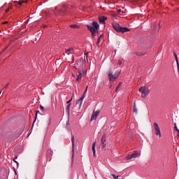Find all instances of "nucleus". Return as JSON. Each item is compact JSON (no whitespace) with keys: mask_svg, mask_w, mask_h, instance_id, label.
<instances>
[{"mask_svg":"<svg viewBox=\"0 0 179 179\" xmlns=\"http://www.w3.org/2000/svg\"><path fill=\"white\" fill-rule=\"evenodd\" d=\"M139 154L136 151H134V152L131 155H127V160H131V159H136Z\"/></svg>","mask_w":179,"mask_h":179,"instance_id":"nucleus-9","label":"nucleus"},{"mask_svg":"<svg viewBox=\"0 0 179 179\" xmlns=\"http://www.w3.org/2000/svg\"><path fill=\"white\" fill-rule=\"evenodd\" d=\"M92 26H93L94 30H96V31H97V30H99V29L100 27V25L97 23V22H93Z\"/></svg>","mask_w":179,"mask_h":179,"instance_id":"nucleus-13","label":"nucleus"},{"mask_svg":"<svg viewBox=\"0 0 179 179\" xmlns=\"http://www.w3.org/2000/svg\"><path fill=\"white\" fill-rule=\"evenodd\" d=\"M107 74H108V78L109 82H115V79H117V77H115V76L113 75V71H111V69H110L108 71Z\"/></svg>","mask_w":179,"mask_h":179,"instance_id":"nucleus-4","label":"nucleus"},{"mask_svg":"<svg viewBox=\"0 0 179 179\" xmlns=\"http://www.w3.org/2000/svg\"><path fill=\"white\" fill-rule=\"evenodd\" d=\"M139 92L141 93V97L145 99L150 93V90H149V87L144 86L139 88Z\"/></svg>","mask_w":179,"mask_h":179,"instance_id":"nucleus-3","label":"nucleus"},{"mask_svg":"<svg viewBox=\"0 0 179 179\" xmlns=\"http://www.w3.org/2000/svg\"><path fill=\"white\" fill-rule=\"evenodd\" d=\"M173 55H174L175 59H176V62H177V65H178V66H179V64H178V57H177V54H176V52H174V51H173Z\"/></svg>","mask_w":179,"mask_h":179,"instance_id":"nucleus-17","label":"nucleus"},{"mask_svg":"<svg viewBox=\"0 0 179 179\" xmlns=\"http://www.w3.org/2000/svg\"><path fill=\"white\" fill-rule=\"evenodd\" d=\"M6 12H9V8H7V9L6 10Z\"/></svg>","mask_w":179,"mask_h":179,"instance_id":"nucleus-33","label":"nucleus"},{"mask_svg":"<svg viewBox=\"0 0 179 179\" xmlns=\"http://www.w3.org/2000/svg\"><path fill=\"white\" fill-rule=\"evenodd\" d=\"M120 12H121V9L117 10V13H120Z\"/></svg>","mask_w":179,"mask_h":179,"instance_id":"nucleus-34","label":"nucleus"},{"mask_svg":"<svg viewBox=\"0 0 179 179\" xmlns=\"http://www.w3.org/2000/svg\"><path fill=\"white\" fill-rule=\"evenodd\" d=\"M122 86V83H120L115 88V92H118V89Z\"/></svg>","mask_w":179,"mask_h":179,"instance_id":"nucleus-20","label":"nucleus"},{"mask_svg":"<svg viewBox=\"0 0 179 179\" xmlns=\"http://www.w3.org/2000/svg\"><path fill=\"white\" fill-rule=\"evenodd\" d=\"M71 29H79V26L78 24H71L70 25Z\"/></svg>","mask_w":179,"mask_h":179,"instance_id":"nucleus-19","label":"nucleus"},{"mask_svg":"<svg viewBox=\"0 0 179 179\" xmlns=\"http://www.w3.org/2000/svg\"><path fill=\"white\" fill-rule=\"evenodd\" d=\"M66 129H69V121L66 122Z\"/></svg>","mask_w":179,"mask_h":179,"instance_id":"nucleus-23","label":"nucleus"},{"mask_svg":"<svg viewBox=\"0 0 179 179\" xmlns=\"http://www.w3.org/2000/svg\"><path fill=\"white\" fill-rule=\"evenodd\" d=\"M176 132H178V134H179V129H177V130H176Z\"/></svg>","mask_w":179,"mask_h":179,"instance_id":"nucleus-38","label":"nucleus"},{"mask_svg":"<svg viewBox=\"0 0 179 179\" xmlns=\"http://www.w3.org/2000/svg\"><path fill=\"white\" fill-rule=\"evenodd\" d=\"M73 51V48H69V49L66 50V54L69 55V52H72Z\"/></svg>","mask_w":179,"mask_h":179,"instance_id":"nucleus-16","label":"nucleus"},{"mask_svg":"<svg viewBox=\"0 0 179 179\" xmlns=\"http://www.w3.org/2000/svg\"><path fill=\"white\" fill-rule=\"evenodd\" d=\"M72 101V99H71L69 101H67V104H69Z\"/></svg>","mask_w":179,"mask_h":179,"instance_id":"nucleus-30","label":"nucleus"},{"mask_svg":"<svg viewBox=\"0 0 179 179\" xmlns=\"http://www.w3.org/2000/svg\"><path fill=\"white\" fill-rule=\"evenodd\" d=\"M40 107H41V110H42V111H44V106L40 105Z\"/></svg>","mask_w":179,"mask_h":179,"instance_id":"nucleus-28","label":"nucleus"},{"mask_svg":"<svg viewBox=\"0 0 179 179\" xmlns=\"http://www.w3.org/2000/svg\"><path fill=\"white\" fill-rule=\"evenodd\" d=\"M112 86H113V85L110 84V89H111V87H112Z\"/></svg>","mask_w":179,"mask_h":179,"instance_id":"nucleus-40","label":"nucleus"},{"mask_svg":"<svg viewBox=\"0 0 179 179\" xmlns=\"http://www.w3.org/2000/svg\"><path fill=\"white\" fill-rule=\"evenodd\" d=\"M1 93H2V91L0 92V94H1Z\"/></svg>","mask_w":179,"mask_h":179,"instance_id":"nucleus-44","label":"nucleus"},{"mask_svg":"<svg viewBox=\"0 0 179 179\" xmlns=\"http://www.w3.org/2000/svg\"><path fill=\"white\" fill-rule=\"evenodd\" d=\"M157 28V26L155 25V26L154 27V29H156Z\"/></svg>","mask_w":179,"mask_h":179,"instance_id":"nucleus-35","label":"nucleus"},{"mask_svg":"<svg viewBox=\"0 0 179 179\" xmlns=\"http://www.w3.org/2000/svg\"><path fill=\"white\" fill-rule=\"evenodd\" d=\"M136 55H139V53H137Z\"/></svg>","mask_w":179,"mask_h":179,"instance_id":"nucleus-43","label":"nucleus"},{"mask_svg":"<svg viewBox=\"0 0 179 179\" xmlns=\"http://www.w3.org/2000/svg\"><path fill=\"white\" fill-rule=\"evenodd\" d=\"M99 114H100V110H98L95 112L94 111L92 113L90 121H94L97 118V117H99Z\"/></svg>","mask_w":179,"mask_h":179,"instance_id":"nucleus-8","label":"nucleus"},{"mask_svg":"<svg viewBox=\"0 0 179 179\" xmlns=\"http://www.w3.org/2000/svg\"><path fill=\"white\" fill-rule=\"evenodd\" d=\"M78 65H80V70L78 71V73H77V82H80L82 79V73H83V59L81 58L79 62H78Z\"/></svg>","mask_w":179,"mask_h":179,"instance_id":"nucleus-1","label":"nucleus"},{"mask_svg":"<svg viewBox=\"0 0 179 179\" xmlns=\"http://www.w3.org/2000/svg\"><path fill=\"white\" fill-rule=\"evenodd\" d=\"M22 3H24V1H18V5L20 6V5H22Z\"/></svg>","mask_w":179,"mask_h":179,"instance_id":"nucleus-24","label":"nucleus"},{"mask_svg":"<svg viewBox=\"0 0 179 179\" xmlns=\"http://www.w3.org/2000/svg\"><path fill=\"white\" fill-rule=\"evenodd\" d=\"M1 92H3V93L4 91H1Z\"/></svg>","mask_w":179,"mask_h":179,"instance_id":"nucleus-48","label":"nucleus"},{"mask_svg":"<svg viewBox=\"0 0 179 179\" xmlns=\"http://www.w3.org/2000/svg\"><path fill=\"white\" fill-rule=\"evenodd\" d=\"M8 85H9V84H7V85L4 87V88H3V89H4V90H6V89H8Z\"/></svg>","mask_w":179,"mask_h":179,"instance_id":"nucleus-29","label":"nucleus"},{"mask_svg":"<svg viewBox=\"0 0 179 179\" xmlns=\"http://www.w3.org/2000/svg\"><path fill=\"white\" fill-rule=\"evenodd\" d=\"M113 28L114 29V30L117 31V33H127V31H129V29L120 27V24H114L113 25Z\"/></svg>","mask_w":179,"mask_h":179,"instance_id":"nucleus-2","label":"nucleus"},{"mask_svg":"<svg viewBox=\"0 0 179 179\" xmlns=\"http://www.w3.org/2000/svg\"><path fill=\"white\" fill-rule=\"evenodd\" d=\"M174 129H176V131H177V129H178V127H177L176 123H174Z\"/></svg>","mask_w":179,"mask_h":179,"instance_id":"nucleus-26","label":"nucleus"},{"mask_svg":"<svg viewBox=\"0 0 179 179\" xmlns=\"http://www.w3.org/2000/svg\"><path fill=\"white\" fill-rule=\"evenodd\" d=\"M13 162H15V163H17V162H16V160L13 159Z\"/></svg>","mask_w":179,"mask_h":179,"instance_id":"nucleus-36","label":"nucleus"},{"mask_svg":"<svg viewBox=\"0 0 179 179\" xmlns=\"http://www.w3.org/2000/svg\"><path fill=\"white\" fill-rule=\"evenodd\" d=\"M99 44H100V37H99V39L96 42V45H99Z\"/></svg>","mask_w":179,"mask_h":179,"instance_id":"nucleus-27","label":"nucleus"},{"mask_svg":"<svg viewBox=\"0 0 179 179\" xmlns=\"http://www.w3.org/2000/svg\"><path fill=\"white\" fill-rule=\"evenodd\" d=\"M1 92H3V93L4 91H1Z\"/></svg>","mask_w":179,"mask_h":179,"instance_id":"nucleus-47","label":"nucleus"},{"mask_svg":"<svg viewBox=\"0 0 179 179\" xmlns=\"http://www.w3.org/2000/svg\"><path fill=\"white\" fill-rule=\"evenodd\" d=\"M71 143H72V149H73V155H72V157H73L74 155H75V136H73V134H71Z\"/></svg>","mask_w":179,"mask_h":179,"instance_id":"nucleus-10","label":"nucleus"},{"mask_svg":"<svg viewBox=\"0 0 179 179\" xmlns=\"http://www.w3.org/2000/svg\"><path fill=\"white\" fill-rule=\"evenodd\" d=\"M8 24V21H6V22H4L3 23V24Z\"/></svg>","mask_w":179,"mask_h":179,"instance_id":"nucleus-32","label":"nucleus"},{"mask_svg":"<svg viewBox=\"0 0 179 179\" xmlns=\"http://www.w3.org/2000/svg\"><path fill=\"white\" fill-rule=\"evenodd\" d=\"M71 107V103H69L66 107V110L67 111V113H69V108Z\"/></svg>","mask_w":179,"mask_h":179,"instance_id":"nucleus-22","label":"nucleus"},{"mask_svg":"<svg viewBox=\"0 0 179 179\" xmlns=\"http://www.w3.org/2000/svg\"><path fill=\"white\" fill-rule=\"evenodd\" d=\"M99 37H100V38H101V37H103V35H101Z\"/></svg>","mask_w":179,"mask_h":179,"instance_id":"nucleus-42","label":"nucleus"},{"mask_svg":"<svg viewBox=\"0 0 179 179\" xmlns=\"http://www.w3.org/2000/svg\"><path fill=\"white\" fill-rule=\"evenodd\" d=\"M178 136H179V134H178Z\"/></svg>","mask_w":179,"mask_h":179,"instance_id":"nucleus-46","label":"nucleus"},{"mask_svg":"<svg viewBox=\"0 0 179 179\" xmlns=\"http://www.w3.org/2000/svg\"><path fill=\"white\" fill-rule=\"evenodd\" d=\"M65 9V6H63L62 8V11L61 12H64V10Z\"/></svg>","mask_w":179,"mask_h":179,"instance_id":"nucleus-31","label":"nucleus"},{"mask_svg":"<svg viewBox=\"0 0 179 179\" xmlns=\"http://www.w3.org/2000/svg\"><path fill=\"white\" fill-rule=\"evenodd\" d=\"M117 65H122V61L118 60Z\"/></svg>","mask_w":179,"mask_h":179,"instance_id":"nucleus-25","label":"nucleus"},{"mask_svg":"<svg viewBox=\"0 0 179 179\" xmlns=\"http://www.w3.org/2000/svg\"><path fill=\"white\" fill-rule=\"evenodd\" d=\"M154 129L155 130V135L162 138V132L160 131V127H159V124H157V123H154Z\"/></svg>","mask_w":179,"mask_h":179,"instance_id":"nucleus-5","label":"nucleus"},{"mask_svg":"<svg viewBox=\"0 0 179 179\" xmlns=\"http://www.w3.org/2000/svg\"><path fill=\"white\" fill-rule=\"evenodd\" d=\"M92 153L94 157H96V141H94L92 144Z\"/></svg>","mask_w":179,"mask_h":179,"instance_id":"nucleus-14","label":"nucleus"},{"mask_svg":"<svg viewBox=\"0 0 179 179\" xmlns=\"http://www.w3.org/2000/svg\"><path fill=\"white\" fill-rule=\"evenodd\" d=\"M106 20H107V17L106 16L99 17V23H102V24H104V23H106Z\"/></svg>","mask_w":179,"mask_h":179,"instance_id":"nucleus-12","label":"nucleus"},{"mask_svg":"<svg viewBox=\"0 0 179 179\" xmlns=\"http://www.w3.org/2000/svg\"><path fill=\"white\" fill-rule=\"evenodd\" d=\"M37 114H40V110H37L36 112V115H35V119L32 123V127H31V129H33V127H34V122H36V120H37Z\"/></svg>","mask_w":179,"mask_h":179,"instance_id":"nucleus-15","label":"nucleus"},{"mask_svg":"<svg viewBox=\"0 0 179 179\" xmlns=\"http://www.w3.org/2000/svg\"><path fill=\"white\" fill-rule=\"evenodd\" d=\"M133 111L134 113H136V114L138 113V109L136 108V104H134V106H133Z\"/></svg>","mask_w":179,"mask_h":179,"instance_id":"nucleus-18","label":"nucleus"},{"mask_svg":"<svg viewBox=\"0 0 179 179\" xmlns=\"http://www.w3.org/2000/svg\"><path fill=\"white\" fill-rule=\"evenodd\" d=\"M85 57H86V58H87V54H85Z\"/></svg>","mask_w":179,"mask_h":179,"instance_id":"nucleus-39","label":"nucleus"},{"mask_svg":"<svg viewBox=\"0 0 179 179\" xmlns=\"http://www.w3.org/2000/svg\"><path fill=\"white\" fill-rule=\"evenodd\" d=\"M101 145L102 146V148H106V136L103 135L101 138Z\"/></svg>","mask_w":179,"mask_h":179,"instance_id":"nucleus-11","label":"nucleus"},{"mask_svg":"<svg viewBox=\"0 0 179 179\" xmlns=\"http://www.w3.org/2000/svg\"><path fill=\"white\" fill-rule=\"evenodd\" d=\"M87 27L88 30L91 31L93 38H94V37H96V33H97V31H96V29H94V27H93V26L92 25H87Z\"/></svg>","mask_w":179,"mask_h":179,"instance_id":"nucleus-7","label":"nucleus"},{"mask_svg":"<svg viewBox=\"0 0 179 179\" xmlns=\"http://www.w3.org/2000/svg\"><path fill=\"white\" fill-rule=\"evenodd\" d=\"M72 163H73V159H72Z\"/></svg>","mask_w":179,"mask_h":179,"instance_id":"nucleus-45","label":"nucleus"},{"mask_svg":"<svg viewBox=\"0 0 179 179\" xmlns=\"http://www.w3.org/2000/svg\"><path fill=\"white\" fill-rule=\"evenodd\" d=\"M87 92V87L84 92V94L77 101L76 106H78L79 108L82 107V103H83V99H85V94Z\"/></svg>","mask_w":179,"mask_h":179,"instance_id":"nucleus-6","label":"nucleus"},{"mask_svg":"<svg viewBox=\"0 0 179 179\" xmlns=\"http://www.w3.org/2000/svg\"><path fill=\"white\" fill-rule=\"evenodd\" d=\"M112 177H113L114 179H118L121 176H115L114 173H111Z\"/></svg>","mask_w":179,"mask_h":179,"instance_id":"nucleus-21","label":"nucleus"},{"mask_svg":"<svg viewBox=\"0 0 179 179\" xmlns=\"http://www.w3.org/2000/svg\"><path fill=\"white\" fill-rule=\"evenodd\" d=\"M45 27H47V26H46V25H44V26H43V28H45Z\"/></svg>","mask_w":179,"mask_h":179,"instance_id":"nucleus-41","label":"nucleus"},{"mask_svg":"<svg viewBox=\"0 0 179 179\" xmlns=\"http://www.w3.org/2000/svg\"><path fill=\"white\" fill-rule=\"evenodd\" d=\"M4 51H6V48L5 49H3V52Z\"/></svg>","mask_w":179,"mask_h":179,"instance_id":"nucleus-37","label":"nucleus"}]
</instances>
